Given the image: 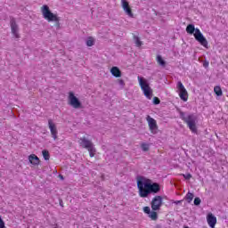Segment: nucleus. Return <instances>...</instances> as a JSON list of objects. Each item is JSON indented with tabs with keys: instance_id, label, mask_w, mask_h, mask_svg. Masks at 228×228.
Masks as SVG:
<instances>
[{
	"instance_id": "nucleus-1",
	"label": "nucleus",
	"mask_w": 228,
	"mask_h": 228,
	"mask_svg": "<svg viewBox=\"0 0 228 228\" xmlns=\"http://www.w3.org/2000/svg\"><path fill=\"white\" fill-rule=\"evenodd\" d=\"M137 190L142 199H147L149 195L159 193V191H161V185L145 176H139L137 178Z\"/></svg>"
},
{
	"instance_id": "nucleus-2",
	"label": "nucleus",
	"mask_w": 228,
	"mask_h": 228,
	"mask_svg": "<svg viewBox=\"0 0 228 228\" xmlns=\"http://www.w3.org/2000/svg\"><path fill=\"white\" fill-rule=\"evenodd\" d=\"M186 32L189 35H194V38L200 45H203L206 49H208L209 46H208V39L204 37V34L200 32V29L195 28V25L193 24H189L186 27Z\"/></svg>"
},
{
	"instance_id": "nucleus-3",
	"label": "nucleus",
	"mask_w": 228,
	"mask_h": 228,
	"mask_svg": "<svg viewBox=\"0 0 228 228\" xmlns=\"http://www.w3.org/2000/svg\"><path fill=\"white\" fill-rule=\"evenodd\" d=\"M179 115L180 118L187 124L191 133H197V116L193 113L187 115L186 112H183V110L179 111Z\"/></svg>"
},
{
	"instance_id": "nucleus-4",
	"label": "nucleus",
	"mask_w": 228,
	"mask_h": 228,
	"mask_svg": "<svg viewBox=\"0 0 228 228\" xmlns=\"http://www.w3.org/2000/svg\"><path fill=\"white\" fill-rule=\"evenodd\" d=\"M41 13L43 15V19L47 22H58V15L51 12L49 5L44 4L41 6Z\"/></svg>"
},
{
	"instance_id": "nucleus-5",
	"label": "nucleus",
	"mask_w": 228,
	"mask_h": 228,
	"mask_svg": "<svg viewBox=\"0 0 228 228\" xmlns=\"http://www.w3.org/2000/svg\"><path fill=\"white\" fill-rule=\"evenodd\" d=\"M139 85L147 99H152V89L149 86V83L143 81L142 77H138Z\"/></svg>"
},
{
	"instance_id": "nucleus-6",
	"label": "nucleus",
	"mask_w": 228,
	"mask_h": 228,
	"mask_svg": "<svg viewBox=\"0 0 228 228\" xmlns=\"http://www.w3.org/2000/svg\"><path fill=\"white\" fill-rule=\"evenodd\" d=\"M68 99H69V106H71L72 108H75V110H79V108L83 106V104L81 103V101H79V98L76 97V95L72 92L69 93Z\"/></svg>"
},
{
	"instance_id": "nucleus-7",
	"label": "nucleus",
	"mask_w": 228,
	"mask_h": 228,
	"mask_svg": "<svg viewBox=\"0 0 228 228\" xmlns=\"http://www.w3.org/2000/svg\"><path fill=\"white\" fill-rule=\"evenodd\" d=\"M152 211H159L163 206V196H155L151 202Z\"/></svg>"
},
{
	"instance_id": "nucleus-8",
	"label": "nucleus",
	"mask_w": 228,
	"mask_h": 228,
	"mask_svg": "<svg viewBox=\"0 0 228 228\" xmlns=\"http://www.w3.org/2000/svg\"><path fill=\"white\" fill-rule=\"evenodd\" d=\"M177 89L179 90V97L183 102H186L188 101V91H186V88H184V85H183V82L179 81L176 85Z\"/></svg>"
},
{
	"instance_id": "nucleus-9",
	"label": "nucleus",
	"mask_w": 228,
	"mask_h": 228,
	"mask_svg": "<svg viewBox=\"0 0 228 228\" xmlns=\"http://www.w3.org/2000/svg\"><path fill=\"white\" fill-rule=\"evenodd\" d=\"M146 120L148 122V126L150 127L151 133H152V134H158L159 129H158V123L156 122V119H154L151 116H147Z\"/></svg>"
},
{
	"instance_id": "nucleus-10",
	"label": "nucleus",
	"mask_w": 228,
	"mask_h": 228,
	"mask_svg": "<svg viewBox=\"0 0 228 228\" xmlns=\"http://www.w3.org/2000/svg\"><path fill=\"white\" fill-rule=\"evenodd\" d=\"M10 24H11V31L14 38H20V35H19V25H17V22L15 21L14 18L11 19Z\"/></svg>"
},
{
	"instance_id": "nucleus-11",
	"label": "nucleus",
	"mask_w": 228,
	"mask_h": 228,
	"mask_svg": "<svg viewBox=\"0 0 228 228\" xmlns=\"http://www.w3.org/2000/svg\"><path fill=\"white\" fill-rule=\"evenodd\" d=\"M79 145L80 147H83V149H86L87 151L92 149L93 147H95L94 145V142H92V141L86 139V137H81L79 139Z\"/></svg>"
},
{
	"instance_id": "nucleus-12",
	"label": "nucleus",
	"mask_w": 228,
	"mask_h": 228,
	"mask_svg": "<svg viewBox=\"0 0 228 228\" xmlns=\"http://www.w3.org/2000/svg\"><path fill=\"white\" fill-rule=\"evenodd\" d=\"M121 6L126 15L128 17H133V11L131 10V7L129 6V2L126 0H121Z\"/></svg>"
},
{
	"instance_id": "nucleus-13",
	"label": "nucleus",
	"mask_w": 228,
	"mask_h": 228,
	"mask_svg": "<svg viewBox=\"0 0 228 228\" xmlns=\"http://www.w3.org/2000/svg\"><path fill=\"white\" fill-rule=\"evenodd\" d=\"M207 222L210 228H215V225H216V216L213 213L208 214Z\"/></svg>"
},
{
	"instance_id": "nucleus-14",
	"label": "nucleus",
	"mask_w": 228,
	"mask_h": 228,
	"mask_svg": "<svg viewBox=\"0 0 228 228\" xmlns=\"http://www.w3.org/2000/svg\"><path fill=\"white\" fill-rule=\"evenodd\" d=\"M28 161L30 165L34 167H38L40 165V159L36 154H31L28 156Z\"/></svg>"
},
{
	"instance_id": "nucleus-15",
	"label": "nucleus",
	"mask_w": 228,
	"mask_h": 228,
	"mask_svg": "<svg viewBox=\"0 0 228 228\" xmlns=\"http://www.w3.org/2000/svg\"><path fill=\"white\" fill-rule=\"evenodd\" d=\"M48 126H49V129L51 131V134L53 138V140H56L57 135H56V126H54V123H53V120H48Z\"/></svg>"
},
{
	"instance_id": "nucleus-16",
	"label": "nucleus",
	"mask_w": 228,
	"mask_h": 228,
	"mask_svg": "<svg viewBox=\"0 0 228 228\" xmlns=\"http://www.w3.org/2000/svg\"><path fill=\"white\" fill-rule=\"evenodd\" d=\"M110 74H112L114 77H122V71H120V69L117 66L110 69Z\"/></svg>"
},
{
	"instance_id": "nucleus-17",
	"label": "nucleus",
	"mask_w": 228,
	"mask_h": 228,
	"mask_svg": "<svg viewBox=\"0 0 228 228\" xmlns=\"http://www.w3.org/2000/svg\"><path fill=\"white\" fill-rule=\"evenodd\" d=\"M214 92L217 97H222L224 95V92L222 91V87L219 86L214 87Z\"/></svg>"
},
{
	"instance_id": "nucleus-18",
	"label": "nucleus",
	"mask_w": 228,
	"mask_h": 228,
	"mask_svg": "<svg viewBox=\"0 0 228 228\" xmlns=\"http://www.w3.org/2000/svg\"><path fill=\"white\" fill-rule=\"evenodd\" d=\"M157 62L159 63V65H160V67L167 66V61H165V60H163V57H161V55L157 56Z\"/></svg>"
},
{
	"instance_id": "nucleus-19",
	"label": "nucleus",
	"mask_w": 228,
	"mask_h": 228,
	"mask_svg": "<svg viewBox=\"0 0 228 228\" xmlns=\"http://www.w3.org/2000/svg\"><path fill=\"white\" fill-rule=\"evenodd\" d=\"M134 40L136 47H142V45H143V43L140 40V37H138L137 36H134Z\"/></svg>"
},
{
	"instance_id": "nucleus-20",
	"label": "nucleus",
	"mask_w": 228,
	"mask_h": 228,
	"mask_svg": "<svg viewBox=\"0 0 228 228\" xmlns=\"http://www.w3.org/2000/svg\"><path fill=\"white\" fill-rule=\"evenodd\" d=\"M42 154H43L44 159H45V161H49V159L51 158V155L49 154V151L43 150Z\"/></svg>"
},
{
	"instance_id": "nucleus-21",
	"label": "nucleus",
	"mask_w": 228,
	"mask_h": 228,
	"mask_svg": "<svg viewBox=\"0 0 228 228\" xmlns=\"http://www.w3.org/2000/svg\"><path fill=\"white\" fill-rule=\"evenodd\" d=\"M195 197V195L191 192H188L185 196V200H187L188 204H190L191 202V200H193V198Z\"/></svg>"
},
{
	"instance_id": "nucleus-22",
	"label": "nucleus",
	"mask_w": 228,
	"mask_h": 228,
	"mask_svg": "<svg viewBox=\"0 0 228 228\" xmlns=\"http://www.w3.org/2000/svg\"><path fill=\"white\" fill-rule=\"evenodd\" d=\"M157 210H152L150 214H149V217L152 220H158V212H156Z\"/></svg>"
},
{
	"instance_id": "nucleus-23",
	"label": "nucleus",
	"mask_w": 228,
	"mask_h": 228,
	"mask_svg": "<svg viewBox=\"0 0 228 228\" xmlns=\"http://www.w3.org/2000/svg\"><path fill=\"white\" fill-rule=\"evenodd\" d=\"M94 44H95V41L94 40V38L92 37H88L86 40L87 47H92Z\"/></svg>"
},
{
	"instance_id": "nucleus-24",
	"label": "nucleus",
	"mask_w": 228,
	"mask_h": 228,
	"mask_svg": "<svg viewBox=\"0 0 228 228\" xmlns=\"http://www.w3.org/2000/svg\"><path fill=\"white\" fill-rule=\"evenodd\" d=\"M87 151L89 152L90 158H94V156H95V152H96L95 146H93V148H90Z\"/></svg>"
},
{
	"instance_id": "nucleus-25",
	"label": "nucleus",
	"mask_w": 228,
	"mask_h": 228,
	"mask_svg": "<svg viewBox=\"0 0 228 228\" xmlns=\"http://www.w3.org/2000/svg\"><path fill=\"white\" fill-rule=\"evenodd\" d=\"M141 149H142V151H143V152H147V151H149V143H145V142H143V143H142L141 144Z\"/></svg>"
},
{
	"instance_id": "nucleus-26",
	"label": "nucleus",
	"mask_w": 228,
	"mask_h": 228,
	"mask_svg": "<svg viewBox=\"0 0 228 228\" xmlns=\"http://www.w3.org/2000/svg\"><path fill=\"white\" fill-rule=\"evenodd\" d=\"M200 202H202V200H200V198L196 197L194 199V206H200Z\"/></svg>"
},
{
	"instance_id": "nucleus-27",
	"label": "nucleus",
	"mask_w": 228,
	"mask_h": 228,
	"mask_svg": "<svg viewBox=\"0 0 228 228\" xmlns=\"http://www.w3.org/2000/svg\"><path fill=\"white\" fill-rule=\"evenodd\" d=\"M142 210H143V213H145L146 215H150V213L151 212V207H144L142 208Z\"/></svg>"
},
{
	"instance_id": "nucleus-28",
	"label": "nucleus",
	"mask_w": 228,
	"mask_h": 228,
	"mask_svg": "<svg viewBox=\"0 0 228 228\" xmlns=\"http://www.w3.org/2000/svg\"><path fill=\"white\" fill-rule=\"evenodd\" d=\"M183 177H184V179H186V181H190L191 179V174L188 173L186 175H182Z\"/></svg>"
},
{
	"instance_id": "nucleus-29",
	"label": "nucleus",
	"mask_w": 228,
	"mask_h": 228,
	"mask_svg": "<svg viewBox=\"0 0 228 228\" xmlns=\"http://www.w3.org/2000/svg\"><path fill=\"white\" fill-rule=\"evenodd\" d=\"M160 102H161V100H159V98H158V97H154V98H153V104L158 105V104H159Z\"/></svg>"
},
{
	"instance_id": "nucleus-30",
	"label": "nucleus",
	"mask_w": 228,
	"mask_h": 228,
	"mask_svg": "<svg viewBox=\"0 0 228 228\" xmlns=\"http://www.w3.org/2000/svg\"><path fill=\"white\" fill-rule=\"evenodd\" d=\"M0 228H6V226L4 225V221H3L1 217H0Z\"/></svg>"
},
{
	"instance_id": "nucleus-31",
	"label": "nucleus",
	"mask_w": 228,
	"mask_h": 228,
	"mask_svg": "<svg viewBox=\"0 0 228 228\" xmlns=\"http://www.w3.org/2000/svg\"><path fill=\"white\" fill-rule=\"evenodd\" d=\"M118 85H120V86H125V85H126V83L124 82L123 79H118Z\"/></svg>"
},
{
	"instance_id": "nucleus-32",
	"label": "nucleus",
	"mask_w": 228,
	"mask_h": 228,
	"mask_svg": "<svg viewBox=\"0 0 228 228\" xmlns=\"http://www.w3.org/2000/svg\"><path fill=\"white\" fill-rule=\"evenodd\" d=\"M203 67H204L205 69H208V67H209V61H205L203 62Z\"/></svg>"
},
{
	"instance_id": "nucleus-33",
	"label": "nucleus",
	"mask_w": 228,
	"mask_h": 228,
	"mask_svg": "<svg viewBox=\"0 0 228 228\" xmlns=\"http://www.w3.org/2000/svg\"><path fill=\"white\" fill-rule=\"evenodd\" d=\"M59 205L63 208V200H59Z\"/></svg>"
},
{
	"instance_id": "nucleus-34",
	"label": "nucleus",
	"mask_w": 228,
	"mask_h": 228,
	"mask_svg": "<svg viewBox=\"0 0 228 228\" xmlns=\"http://www.w3.org/2000/svg\"><path fill=\"white\" fill-rule=\"evenodd\" d=\"M58 177L61 179V181H64V177L62 176V175H59Z\"/></svg>"
},
{
	"instance_id": "nucleus-35",
	"label": "nucleus",
	"mask_w": 228,
	"mask_h": 228,
	"mask_svg": "<svg viewBox=\"0 0 228 228\" xmlns=\"http://www.w3.org/2000/svg\"><path fill=\"white\" fill-rule=\"evenodd\" d=\"M181 202H183L182 200H176L175 201V204L178 205V204H181Z\"/></svg>"
},
{
	"instance_id": "nucleus-36",
	"label": "nucleus",
	"mask_w": 228,
	"mask_h": 228,
	"mask_svg": "<svg viewBox=\"0 0 228 228\" xmlns=\"http://www.w3.org/2000/svg\"><path fill=\"white\" fill-rule=\"evenodd\" d=\"M155 228H161V224H156Z\"/></svg>"
}]
</instances>
